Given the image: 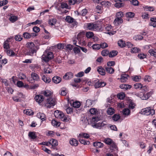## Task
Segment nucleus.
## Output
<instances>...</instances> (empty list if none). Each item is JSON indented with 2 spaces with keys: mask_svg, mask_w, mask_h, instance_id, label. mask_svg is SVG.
I'll return each mask as SVG.
<instances>
[{
  "mask_svg": "<svg viewBox=\"0 0 156 156\" xmlns=\"http://www.w3.org/2000/svg\"><path fill=\"white\" fill-rule=\"evenodd\" d=\"M98 121V117H93L91 119H90V124L93 127L99 129L103 128L105 129L108 127V124L104 123L103 122L97 123Z\"/></svg>",
  "mask_w": 156,
  "mask_h": 156,
  "instance_id": "nucleus-1",
  "label": "nucleus"
},
{
  "mask_svg": "<svg viewBox=\"0 0 156 156\" xmlns=\"http://www.w3.org/2000/svg\"><path fill=\"white\" fill-rule=\"evenodd\" d=\"M26 46L27 47V55L33 56L34 54L36 53L37 51L36 47L34 44L32 42L27 43Z\"/></svg>",
  "mask_w": 156,
  "mask_h": 156,
  "instance_id": "nucleus-2",
  "label": "nucleus"
},
{
  "mask_svg": "<svg viewBox=\"0 0 156 156\" xmlns=\"http://www.w3.org/2000/svg\"><path fill=\"white\" fill-rule=\"evenodd\" d=\"M53 53L48 51H45L41 57V59L45 62H48L54 58Z\"/></svg>",
  "mask_w": 156,
  "mask_h": 156,
  "instance_id": "nucleus-3",
  "label": "nucleus"
},
{
  "mask_svg": "<svg viewBox=\"0 0 156 156\" xmlns=\"http://www.w3.org/2000/svg\"><path fill=\"white\" fill-rule=\"evenodd\" d=\"M140 113L146 115H153L155 114V111L154 109H151L150 107H147L142 109Z\"/></svg>",
  "mask_w": 156,
  "mask_h": 156,
  "instance_id": "nucleus-4",
  "label": "nucleus"
},
{
  "mask_svg": "<svg viewBox=\"0 0 156 156\" xmlns=\"http://www.w3.org/2000/svg\"><path fill=\"white\" fill-rule=\"evenodd\" d=\"M56 101L55 99L50 98L47 99V103L45 106L48 108H51L56 104Z\"/></svg>",
  "mask_w": 156,
  "mask_h": 156,
  "instance_id": "nucleus-5",
  "label": "nucleus"
},
{
  "mask_svg": "<svg viewBox=\"0 0 156 156\" xmlns=\"http://www.w3.org/2000/svg\"><path fill=\"white\" fill-rule=\"evenodd\" d=\"M65 20L66 22L68 23H72V27H73L76 26L78 23L77 22L75 19L69 16H66Z\"/></svg>",
  "mask_w": 156,
  "mask_h": 156,
  "instance_id": "nucleus-6",
  "label": "nucleus"
},
{
  "mask_svg": "<svg viewBox=\"0 0 156 156\" xmlns=\"http://www.w3.org/2000/svg\"><path fill=\"white\" fill-rule=\"evenodd\" d=\"M152 94V93L151 91L147 93H145V92L144 93L141 92L139 95L142 100H147L150 97Z\"/></svg>",
  "mask_w": 156,
  "mask_h": 156,
  "instance_id": "nucleus-7",
  "label": "nucleus"
},
{
  "mask_svg": "<svg viewBox=\"0 0 156 156\" xmlns=\"http://www.w3.org/2000/svg\"><path fill=\"white\" fill-rule=\"evenodd\" d=\"M54 115L56 118L61 119L63 118L64 116L63 113L61 112H59L58 110L55 111Z\"/></svg>",
  "mask_w": 156,
  "mask_h": 156,
  "instance_id": "nucleus-8",
  "label": "nucleus"
},
{
  "mask_svg": "<svg viewBox=\"0 0 156 156\" xmlns=\"http://www.w3.org/2000/svg\"><path fill=\"white\" fill-rule=\"evenodd\" d=\"M106 83L104 82H99L98 81L95 83L94 86L95 88H97L100 87H104L106 85Z\"/></svg>",
  "mask_w": 156,
  "mask_h": 156,
  "instance_id": "nucleus-9",
  "label": "nucleus"
},
{
  "mask_svg": "<svg viewBox=\"0 0 156 156\" xmlns=\"http://www.w3.org/2000/svg\"><path fill=\"white\" fill-rule=\"evenodd\" d=\"M73 76V74L71 72H67L63 76V78L66 80L70 79Z\"/></svg>",
  "mask_w": 156,
  "mask_h": 156,
  "instance_id": "nucleus-10",
  "label": "nucleus"
},
{
  "mask_svg": "<svg viewBox=\"0 0 156 156\" xmlns=\"http://www.w3.org/2000/svg\"><path fill=\"white\" fill-rule=\"evenodd\" d=\"M35 101L39 103H40L43 101L44 98L42 95H37L35 96Z\"/></svg>",
  "mask_w": 156,
  "mask_h": 156,
  "instance_id": "nucleus-11",
  "label": "nucleus"
},
{
  "mask_svg": "<svg viewBox=\"0 0 156 156\" xmlns=\"http://www.w3.org/2000/svg\"><path fill=\"white\" fill-rule=\"evenodd\" d=\"M37 117L41 119L43 121L45 120L46 119V117L45 115L43 113L39 112L37 114Z\"/></svg>",
  "mask_w": 156,
  "mask_h": 156,
  "instance_id": "nucleus-12",
  "label": "nucleus"
},
{
  "mask_svg": "<svg viewBox=\"0 0 156 156\" xmlns=\"http://www.w3.org/2000/svg\"><path fill=\"white\" fill-rule=\"evenodd\" d=\"M31 78L34 80L38 81L40 80V78L38 75L36 73H32L31 74Z\"/></svg>",
  "mask_w": 156,
  "mask_h": 156,
  "instance_id": "nucleus-13",
  "label": "nucleus"
},
{
  "mask_svg": "<svg viewBox=\"0 0 156 156\" xmlns=\"http://www.w3.org/2000/svg\"><path fill=\"white\" fill-rule=\"evenodd\" d=\"M61 78L58 76H55L52 79V81L55 83H58L61 81Z\"/></svg>",
  "mask_w": 156,
  "mask_h": 156,
  "instance_id": "nucleus-14",
  "label": "nucleus"
},
{
  "mask_svg": "<svg viewBox=\"0 0 156 156\" xmlns=\"http://www.w3.org/2000/svg\"><path fill=\"white\" fill-rule=\"evenodd\" d=\"M134 88L136 89L142 88L144 91H146L145 90L147 89L146 87L145 86H144L143 87L142 85L139 83H137L134 84Z\"/></svg>",
  "mask_w": 156,
  "mask_h": 156,
  "instance_id": "nucleus-15",
  "label": "nucleus"
},
{
  "mask_svg": "<svg viewBox=\"0 0 156 156\" xmlns=\"http://www.w3.org/2000/svg\"><path fill=\"white\" fill-rule=\"evenodd\" d=\"M122 22L123 20L122 19L116 18L115 19L113 23L115 25L118 26L121 23H122Z\"/></svg>",
  "mask_w": 156,
  "mask_h": 156,
  "instance_id": "nucleus-16",
  "label": "nucleus"
},
{
  "mask_svg": "<svg viewBox=\"0 0 156 156\" xmlns=\"http://www.w3.org/2000/svg\"><path fill=\"white\" fill-rule=\"evenodd\" d=\"M97 71L101 75L104 76L105 74V69L102 66H99L97 69Z\"/></svg>",
  "mask_w": 156,
  "mask_h": 156,
  "instance_id": "nucleus-17",
  "label": "nucleus"
},
{
  "mask_svg": "<svg viewBox=\"0 0 156 156\" xmlns=\"http://www.w3.org/2000/svg\"><path fill=\"white\" fill-rule=\"evenodd\" d=\"M69 143L71 145L74 146H77L78 144V141L74 138L71 140L69 141Z\"/></svg>",
  "mask_w": 156,
  "mask_h": 156,
  "instance_id": "nucleus-18",
  "label": "nucleus"
},
{
  "mask_svg": "<svg viewBox=\"0 0 156 156\" xmlns=\"http://www.w3.org/2000/svg\"><path fill=\"white\" fill-rule=\"evenodd\" d=\"M103 144L100 142H94L93 143V145L96 148H101L103 147Z\"/></svg>",
  "mask_w": 156,
  "mask_h": 156,
  "instance_id": "nucleus-19",
  "label": "nucleus"
},
{
  "mask_svg": "<svg viewBox=\"0 0 156 156\" xmlns=\"http://www.w3.org/2000/svg\"><path fill=\"white\" fill-rule=\"evenodd\" d=\"M94 31H99L102 30L101 25L99 24H94Z\"/></svg>",
  "mask_w": 156,
  "mask_h": 156,
  "instance_id": "nucleus-20",
  "label": "nucleus"
},
{
  "mask_svg": "<svg viewBox=\"0 0 156 156\" xmlns=\"http://www.w3.org/2000/svg\"><path fill=\"white\" fill-rule=\"evenodd\" d=\"M28 136L31 139L34 140L36 139L37 136L34 132H30L28 133Z\"/></svg>",
  "mask_w": 156,
  "mask_h": 156,
  "instance_id": "nucleus-21",
  "label": "nucleus"
},
{
  "mask_svg": "<svg viewBox=\"0 0 156 156\" xmlns=\"http://www.w3.org/2000/svg\"><path fill=\"white\" fill-rule=\"evenodd\" d=\"M118 52L116 50H112L109 52V57L110 58H113L117 55L118 54Z\"/></svg>",
  "mask_w": 156,
  "mask_h": 156,
  "instance_id": "nucleus-22",
  "label": "nucleus"
},
{
  "mask_svg": "<svg viewBox=\"0 0 156 156\" xmlns=\"http://www.w3.org/2000/svg\"><path fill=\"white\" fill-rule=\"evenodd\" d=\"M42 80L46 83H49L51 81V79L49 77H46L44 75L42 76Z\"/></svg>",
  "mask_w": 156,
  "mask_h": 156,
  "instance_id": "nucleus-23",
  "label": "nucleus"
},
{
  "mask_svg": "<svg viewBox=\"0 0 156 156\" xmlns=\"http://www.w3.org/2000/svg\"><path fill=\"white\" fill-rule=\"evenodd\" d=\"M49 141L50 142V145H51L53 147L56 146L58 145V142L56 140L51 139Z\"/></svg>",
  "mask_w": 156,
  "mask_h": 156,
  "instance_id": "nucleus-24",
  "label": "nucleus"
},
{
  "mask_svg": "<svg viewBox=\"0 0 156 156\" xmlns=\"http://www.w3.org/2000/svg\"><path fill=\"white\" fill-rule=\"evenodd\" d=\"M9 42V41L7 40L5 41L4 42L3 48L6 50L10 48Z\"/></svg>",
  "mask_w": 156,
  "mask_h": 156,
  "instance_id": "nucleus-25",
  "label": "nucleus"
},
{
  "mask_svg": "<svg viewBox=\"0 0 156 156\" xmlns=\"http://www.w3.org/2000/svg\"><path fill=\"white\" fill-rule=\"evenodd\" d=\"M94 24L92 23H87V28L90 30H94Z\"/></svg>",
  "mask_w": 156,
  "mask_h": 156,
  "instance_id": "nucleus-26",
  "label": "nucleus"
},
{
  "mask_svg": "<svg viewBox=\"0 0 156 156\" xmlns=\"http://www.w3.org/2000/svg\"><path fill=\"white\" fill-rule=\"evenodd\" d=\"M105 69L106 72L110 74H112L114 72V69L110 67H106Z\"/></svg>",
  "mask_w": 156,
  "mask_h": 156,
  "instance_id": "nucleus-27",
  "label": "nucleus"
},
{
  "mask_svg": "<svg viewBox=\"0 0 156 156\" xmlns=\"http://www.w3.org/2000/svg\"><path fill=\"white\" fill-rule=\"evenodd\" d=\"M135 14L132 12H126V17L129 18H133L134 17Z\"/></svg>",
  "mask_w": 156,
  "mask_h": 156,
  "instance_id": "nucleus-28",
  "label": "nucleus"
},
{
  "mask_svg": "<svg viewBox=\"0 0 156 156\" xmlns=\"http://www.w3.org/2000/svg\"><path fill=\"white\" fill-rule=\"evenodd\" d=\"M115 110L114 108H109L107 109V113L109 115H112L113 114L115 113Z\"/></svg>",
  "mask_w": 156,
  "mask_h": 156,
  "instance_id": "nucleus-29",
  "label": "nucleus"
},
{
  "mask_svg": "<svg viewBox=\"0 0 156 156\" xmlns=\"http://www.w3.org/2000/svg\"><path fill=\"white\" fill-rule=\"evenodd\" d=\"M57 20L56 19L52 18L49 20L48 21L49 24L51 26H54L56 23Z\"/></svg>",
  "mask_w": 156,
  "mask_h": 156,
  "instance_id": "nucleus-30",
  "label": "nucleus"
},
{
  "mask_svg": "<svg viewBox=\"0 0 156 156\" xmlns=\"http://www.w3.org/2000/svg\"><path fill=\"white\" fill-rule=\"evenodd\" d=\"M136 105L135 103L131 101H130L129 105V110L130 109H133L135 108V106Z\"/></svg>",
  "mask_w": 156,
  "mask_h": 156,
  "instance_id": "nucleus-31",
  "label": "nucleus"
},
{
  "mask_svg": "<svg viewBox=\"0 0 156 156\" xmlns=\"http://www.w3.org/2000/svg\"><path fill=\"white\" fill-rule=\"evenodd\" d=\"M5 51L7 53L8 55L9 56H13L15 55V53L12 50H8V49L6 50H5Z\"/></svg>",
  "mask_w": 156,
  "mask_h": 156,
  "instance_id": "nucleus-32",
  "label": "nucleus"
},
{
  "mask_svg": "<svg viewBox=\"0 0 156 156\" xmlns=\"http://www.w3.org/2000/svg\"><path fill=\"white\" fill-rule=\"evenodd\" d=\"M78 137H84L86 138H88L90 137V135L87 133H80Z\"/></svg>",
  "mask_w": 156,
  "mask_h": 156,
  "instance_id": "nucleus-33",
  "label": "nucleus"
},
{
  "mask_svg": "<svg viewBox=\"0 0 156 156\" xmlns=\"http://www.w3.org/2000/svg\"><path fill=\"white\" fill-rule=\"evenodd\" d=\"M148 52L151 55L153 56L154 57H156V50L153 49H150L149 50Z\"/></svg>",
  "mask_w": 156,
  "mask_h": 156,
  "instance_id": "nucleus-34",
  "label": "nucleus"
},
{
  "mask_svg": "<svg viewBox=\"0 0 156 156\" xmlns=\"http://www.w3.org/2000/svg\"><path fill=\"white\" fill-rule=\"evenodd\" d=\"M140 50L137 47L133 48L131 49V52L132 53H136L140 52Z\"/></svg>",
  "mask_w": 156,
  "mask_h": 156,
  "instance_id": "nucleus-35",
  "label": "nucleus"
},
{
  "mask_svg": "<svg viewBox=\"0 0 156 156\" xmlns=\"http://www.w3.org/2000/svg\"><path fill=\"white\" fill-rule=\"evenodd\" d=\"M124 5V3H123L116 2L114 5V6L115 7L119 8L123 7Z\"/></svg>",
  "mask_w": 156,
  "mask_h": 156,
  "instance_id": "nucleus-36",
  "label": "nucleus"
},
{
  "mask_svg": "<svg viewBox=\"0 0 156 156\" xmlns=\"http://www.w3.org/2000/svg\"><path fill=\"white\" fill-rule=\"evenodd\" d=\"M118 44L119 46L121 48L124 47L126 46L125 41L122 40L119 41H118Z\"/></svg>",
  "mask_w": 156,
  "mask_h": 156,
  "instance_id": "nucleus-37",
  "label": "nucleus"
},
{
  "mask_svg": "<svg viewBox=\"0 0 156 156\" xmlns=\"http://www.w3.org/2000/svg\"><path fill=\"white\" fill-rule=\"evenodd\" d=\"M51 123L53 126L56 127L59 126L60 124V123L59 122L55 120H52Z\"/></svg>",
  "mask_w": 156,
  "mask_h": 156,
  "instance_id": "nucleus-38",
  "label": "nucleus"
},
{
  "mask_svg": "<svg viewBox=\"0 0 156 156\" xmlns=\"http://www.w3.org/2000/svg\"><path fill=\"white\" fill-rule=\"evenodd\" d=\"M120 118V116L119 114H115L112 116V119L114 121H117Z\"/></svg>",
  "mask_w": 156,
  "mask_h": 156,
  "instance_id": "nucleus-39",
  "label": "nucleus"
},
{
  "mask_svg": "<svg viewBox=\"0 0 156 156\" xmlns=\"http://www.w3.org/2000/svg\"><path fill=\"white\" fill-rule=\"evenodd\" d=\"M73 106L75 108H79L80 106V103L78 101H76L73 102L72 104Z\"/></svg>",
  "mask_w": 156,
  "mask_h": 156,
  "instance_id": "nucleus-40",
  "label": "nucleus"
},
{
  "mask_svg": "<svg viewBox=\"0 0 156 156\" xmlns=\"http://www.w3.org/2000/svg\"><path fill=\"white\" fill-rule=\"evenodd\" d=\"M9 20L12 23H13L18 20V17L16 16H12L9 18Z\"/></svg>",
  "mask_w": 156,
  "mask_h": 156,
  "instance_id": "nucleus-41",
  "label": "nucleus"
},
{
  "mask_svg": "<svg viewBox=\"0 0 156 156\" xmlns=\"http://www.w3.org/2000/svg\"><path fill=\"white\" fill-rule=\"evenodd\" d=\"M109 51L107 49H104L101 52V55L104 56L109 55Z\"/></svg>",
  "mask_w": 156,
  "mask_h": 156,
  "instance_id": "nucleus-42",
  "label": "nucleus"
},
{
  "mask_svg": "<svg viewBox=\"0 0 156 156\" xmlns=\"http://www.w3.org/2000/svg\"><path fill=\"white\" fill-rule=\"evenodd\" d=\"M85 34V32L82 31L79 33L77 36V39L79 40H81V39L83 37L84 35Z\"/></svg>",
  "mask_w": 156,
  "mask_h": 156,
  "instance_id": "nucleus-43",
  "label": "nucleus"
},
{
  "mask_svg": "<svg viewBox=\"0 0 156 156\" xmlns=\"http://www.w3.org/2000/svg\"><path fill=\"white\" fill-rule=\"evenodd\" d=\"M79 141L81 144L84 145H88L90 144V142L89 141H86L85 140L82 139H79Z\"/></svg>",
  "mask_w": 156,
  "mask_h": 156,
  "instance_id": "nucleus-44",
  "label": "nucleus"
},
{
  "mask_svg": "<svg viewBox=\"0 0 156 156\" xmlns=\"http://www.w3.org/2000/svg\"><path fill=\"white\" fill-rule=\"evenodd\" d=\"M94 34L93 32L89 31L86 33V37L88 38H92L94 36Z\"/></svg>",
  "mask_w": 156,
  "mask_h": 156,
  "instance_id": "nucleus-45",
  "label": "nucleus"
},
{
  "mask_svg": "<svg viewBox=\"0 0 156 156\" xmlns=\"http://www.w3.org/2000/svg\"><path fill=\"white\" fill-rule=\"evenodd\" d=\"M130 112V110L127 108L124 109L123 110V114L125 115H128Z\"/></svg>",
  "mask_w": 156,
  "mask_h": 156,
  "instance_id": "nucleus-46",
  "label": "nucleus"
},
{
  "mask_svg": "<svg viewBox=\"0 0 156 156\" xmlns=\"http://www.w3.org/2000/svg\"><path fill=\"white\" fill-rule=\"evenodd\" d=\"M113 141L110 138H105L104 140L105 142L108 145L111 144Z\"/></svg>",
  "mask_w": 156,
  "mask_h": 156,
  "instance_id": "nucleus-47",
  "label": "nucleus"
},
{
  "mask_svg": "<svg viewBox=\"0 0 156 156\" xmlns=\"http://www.w3.org/2000/svg\"><path fill=\"white\" fill-rule=\"evenodd\" d=\"M60 94L61 95L64 96H66L67 94L66 89L64 87L62 88L61 91V92L60 93Z\"/></svg>",
  "mask_w": 156,
  "mask_h": 156,
  "instance_id": "nucleus-48",
  "label": "nucleus"
},
{
  "mask_svg": "<svg viewBox=\"0 0 156 156\" xmlns=\"http://www.w3.org/2000/svg\"><path fill=\"white\" fill-rule=\"evenodd\" d=\"M125 94L124 93H119L117 94V97L120 99L123 100L125 97Z\"/></svg>",
  "mask_w": 156,
  "mask_h": 156,
  "instance_id": "nucleus-49",
  "label": "nucleus"
},
{
  "mask_svg": "<svg viewBox=\"0 0 156 156\" xmlns=\"http://www.w3.org/2000/svg\"><path fill=\"white\" fill-rule=\"evenodd\" d=\"M23 112L24 114H26L27 115H31L33 114V112L30 109H28L27 110H24Z\"/></svg>",
  "mask_w": 156,
  "mask_h": 156,
  "instance_id": "nucleus-50",
  "label": "nucleus"
},
{
  "mask_svg": "<svg viewBox=\"0 0 156 156\" xmlns=\"http://www.w3.org/2000/svg\"><path fill=\"white\" fill-rule=\"evenodd\" d=\"M92 47L93 49L95 50H99L101 48L100 44H94L92 45Z\"/></svg>",
  "mask_w": 156,
  "mask_h": 156,
  "instance_id": "nucleus-51",
  "label": "nucleus"
},
{
  "mask_svg": "<svg viewBox=\"0 0 156 156\" xmlns=\"http://www.w3.org/2000/svg\"><path fill=\"white\" fill-rule=\"evenodd\" d=\"M123 12H119L116 13V16L117 18L122 19V18L123 16Z\"/></svg>",
  "mask_w": 156,
  "mask_h": 156,
  "instance_id": "nucleus-52",
  "label": "nucleus"
},
{
  "mask_svg": "<svg viewBox=\"0 0 156 156\" xmlns=\"http://www.w3.org/2000/svg\"><path fill=\"white\" fill-rule=\"evenodd\" d=\"M43 94L44 96L48 97L50 96L51 94L50 91L48 90H46L44 91Z\"/></svg>",
  "mask_w": 156,
  "mask_h": 156,
  "instance_id": "nucleus-53",
  "label": "nucleus"
},
{
  "mask_svg": "<svg viewBox=\"0 0 156 156\" xmlns=\"http://www.w3.org/2000/svg\"><path fill=\"white\" fill-rule=\"evenodd\" d=\"M14 39L16 41H20L22 40L23 38L20 35H16L15 36Z\"/></svg>",
  "mask_w": 156,
  "mask_h": 156,
  "instance_id": "nucleus-54",
  "label": "nucleus"
},
{
  "mask_svg": "<svg viewBox=\"0 0 156 156\" xmlns=\"http://www.w3.org/2000/svg\"><path fill=\"white\" fill-rule=\"evenodd\" d=\"M90 113L91 114H95L98 112L97 109L94 108H91L90 110Z\"/></svg>",
  "mask_w": 156,
  "mask_h": 156,
  "instance_id": "nucleus-55",
  "label": "nucleus"
},
{
  "mask_svg": "<svg viewBox=\"0 0 156 156\" xmlns=\"http://www.w3.org/2000/svg\"><path fill=\"white\" fill-rule=\"evenodd\" d=\"M44 72V73H50L52 72L51 70L48 67L47 68H45Z\"/></svg>",
  "mask_w": 156,
  "mask_h": 156,
  "instance_id": "nucleus-56",
  "label": "nucleus"
},
{
  "mask_svg": "<svg viewBox=\"0 0 156 156\" xmlns=\"http://www.w3.org/2000/svg\"><path fill=\"white\" fill-rule=\"evenodd\" d=\"M138 57L141 59H143L146 57V55L144 54L140 53L138 55Z\"/></svg>",
  "mask_w": 156,
  "mask_h": 156,
  "instance_id": "nucleus-57",
  "label": "nucleus"
},
{
  "mask_svg": "<svg viewBox=\"0 0 156 156\" xmlns=\"http://www.w3.org/2000/svg\"><path fill=\"white\" fill-rule=\"evenodd\" d=\"M23 36L25 38L29 39L30 38V34L27 32H25L23 34Z\"/></svg>",
  "mask_w": 156,
  "mask_h": 156,
  "instance_id": "nucleus-58",
  "label": "nucleus"
},
{
  "mask_svg": "<svg viewBox=\"0 0 156 156\" xmlns=\"http://www.w3.org/2000/svg\"><path fill=\"white\" fill-rule=\"evenodd\" d=\"M127 76L128 75H125L124 76H121V81L124 83L126 82V80H127Z\"/></svg>",
  "mask_w": 156,
  "mask_h": 156,
  "instance_id": "nucleus-59",
  "label": "nucleus"
},
{
  "mask_svg": "<svg viewBox=\"0 0 156 156\" xmlns=\"http://www.w3.org/2000/svg\"><path fill=\"white\" fill-rule=\"evenodd\" d=\"M92 104V100L88 99L87 100L86 102V105L87 107H89Z\"/></svg>",
  "mask_w": 156,
  "mask_h": 156,
  "instance_id": "nucleus-60",
  "label": "nucleus"
},
{
  "mask_svg": "<svg viewBox=\"0 0 156 156\" xmlns=\"http://www.w3.org/2000/svg\"><path fill=\"white\" fill-rule=\"evenodd\" d=\"M131 4L135 6H137L139 5V2L137 0H132L130 1Z\"/></svg>",
  "mask_w": 156,
  "mask_h": 156,
  "instance_id": "nucleus-61",
  "label": "nucleus"
},
{
  "mask_svg": "<svg viewBox=\"0 0 156 156\" xmlns=\"http://www.w3.org/2000/svg\"><path fill=\"white\" fill-rule=\"evenodd\" d=\"M111 149L113 150L116 149L117 148V146L116 144L113 141L111 144Z\"/></svg>",
  "mask_w": 156,
  "mask_h": 156,
  "instance_id": "nucleus-62",
  "label": "nucleus"
},
{
  "mask_svg": "<svg viewBox=\"0 0 156 156\" xmlns=\"http://www.w3.org/2000/svg\"><path fill=\"white\" fill-rule=\"evenodd\" d=\"M100 48H105L108 47V44L105 42L103 43H101L100 44Z\"/></svg>",
  "mask_w": 156,
  "mask_h": 156,
  "instance_id": "nucleus-63",
  "label": "nucleus"
},
{
  "mask_svg": "<svg viewBox=\"0 0 156 156\" xmlns=\"http://www.w3.org/2000/svg\"><path fill=\"white\" fill-rule=\"evenodd\" d=\"M33 31L36 33L39 32L40 31V28L36 26L34 27L33 28Z\"/></svg>",
  "mask_w": 156,
  "mask_h": 156,
  "instance_id": "nucleus-64",
  "label": "nucleus"
}]
</instances>
